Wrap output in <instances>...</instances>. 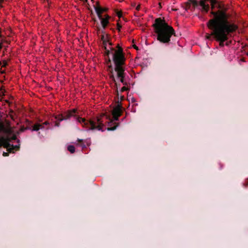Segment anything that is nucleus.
<instances>
[{
    "instance_id": "b1692460",
    "label": "nucleus",
    "mask_w": 248,
    "mask_h": 248,
    "mask_svg": "<svg viewBox=\"0 0 248 248\" xmlns=\"http://www.w3.org/2000/svg\"><path fill=\"white\" fill-rule=\"evenodd\" d=\"M58 122H55V126H57V127H59L60 126V122L59 121H58Z\"/></svg>"
},
{
    "instance_id": "c9c22d12",
    "label": "nucleus",
    "mask_w": 248,
    "mask_h": 248,
    "mask_svg": "<svg viewBox=\"0 0 248 248\" xmlns=\"http://www.w3.org/2000/svg\"><path fill=\"white\" fill-rule=\"evenodd\" d=\"M241 61H244V59L242 58V59H241L240 60Z\"/></svg>"
},
{
    "instance_id": "4468645a",
    "label": "nucleus",
    "mask_w": 248,
    "mask_h": 248,
    "mask_svg": "<svg viewBox=\"0 0 248 248\" xmlns=\"http://www.w3.org/2000/svg\"><path fill=\"white\" fill-rule=\"evenodd\" d=\"M31 127V131H37L40 129V124L37 123L34 124L33 126H30Z\"/></svg>"
},
{
    "instance_id": "7c9ffc66",
    "label": "nucleus",
    "mask_w": 248,
    "mask_h": 248,
    "mask_svg": "<svg viewBox=\"0 0 248 248\" xmlns=\"http://www.w3.org/2000/svg\"><path fill=\"white\" fill-rule=\"evenodd\" d=\"M80 1H82L84 2H87L88 1V0H80Z\"/></svg>"
},
{
    "instance_id": "9d476101",
    "label": "nucleus",
    "mask_w": 248,
    "mask_h": 248,
    "mask_svg": "<svg viewBox=\"0 0 248 248\" xmlns=\"http://www.w3.org/2000/svg\"><path fill=\"white\" fill-rule=\"evenodd\" d=\"M195 9L198 6V1L197 0H188L187 1L184 3V8L186 11L189 10L191 6Z\"/></svg>"
},
{
    "instance_id": "a211bd4d",
    "label": "nucleus",
    "mask_w": 248,
    "mask_h": 248,
    "mask_svg": "<svg viewBox=\"0 0 248 248\" xmlns=\"http://www.w3.org/2000/svg\"><path fill=\"white\" fill-rule=\"evenodd\" d=\"M119 21H120V19L117 21V24H116L117 30H118L119 32L121 31V28H122V25L119 23Z\"/></svg>"
},
{
    "instance_id": "39448f33",
    "label": "nucleus",
    "mask_w": 248,
    "mask_h": 248,
    "mask_svg": "<svg viewBox=\"0 0 248 248\" xmlns=\"http://www.w3.org/2000/svg\"><path fill=\"white\" fill-rule=\"evenodd\" d=\"M124 64L125 63H114V69L117 73V77L120 78L121 82L124 85H126L127 83L124 81V77L126 75L124 72Z\"/></svg>"
},
{
    "instance_id": "f8f14e48",
    "label": "nucleus",
    "mask_w": 248,
    "mask_h": 248,
    "mask_svg": "<svg viewBox=\"0 0 248 248\" xmlns=\"http://www.w3.org/2000/svg\"><path fill=\"white\" fill-rule=\"evenodd\" d=\"M217 8L219 9L217 11H225V13H227V9L225 7V4L223 1L217 0Z\"/></svg>"
},
{
    "instance_id": "1a4fd4ad",
    "label": "nucleus",
    "mask_w": 248,
    "mask_h": 248,
    "mask_svg": "<svg viewBox=\"0 0 248 248\" xmlns=\"http://www.w3.org/2000/svg\"><path fill=\"white\" fill-rule=\"evenodd\" d=\"M94 7L98 17H101V16H102V14L103 12L107 11L108 10V9L107 8L101 7L100 2L98 1L96 2Z\"/></svg>"
},
{
    "instance_id": "ddd939ff",
    "label": "nucleus",
    "mask_w": 248,
    "mask_h": 248,
    "mask_svg": "<svg viewBox=\"0 0 248 248\" xmlns=\"http://www.w3.org/2000/svg\"><path fill=\"white\" fill-rule=\"evenodd\" d=\"M108 71H109L111 73V74H112L110 76V78L112 79V81L113 82H116L115 77H114V75H113V68H112V66L111 65L108 66ZM115 85H117V83H115Z\"/></svg>"
},
{
    "instance_id": "0eeeda50",
    "label": "nucleus",
    "mask_w": 248,
    "mask_h": 248,
    "mask_svg": "<svg viewBox=\"0 0 248 248\" xmlns=\"http://www.w3.org/2000/svg\"><path fill=\"white\" fill-rule=\"evenodd\" d=\"M103 34L101 35V40L103 42V44L104 46V48L106 50L105 54L108 56L110 53V50L108 49H107V45L108 44L109 45L111 46L112 44L110 42V38L108 34L106 33L105 31L102 32Z\"/></svg>"
},
{
    "instance_id": "9b49d317",
    "label": "nucleus",
    "mask_w": 248,
    "mask_h": 248,
    "mask_svg": "<svg viewBox=\"0 0 248 248\" xmlns=\"http://www.w3.org/2000/svg\"><path fill=\"white\" fill-rule=\"evenodd\" d=\"M110 16L106 14L104 16V17H98L101 20V23L103 28L105 29L109 23V20L110 19Z\"/></svg>"
},
{
    "instance_id": "f3484780",
    "label": "nucleus",
    "mask_w": 248,
    "mask_h": 248,
    "mask_svg": "<svg viewBox=\"0 0 248 248\" xmlns=\"http://www.w3.org/2000/svg\"><path fill=\"white\" fill-rule=\"evenodd\" d=\"M78 145L81 146L83 148L86 147V145L83 143V140L78 139Z\"/></svg>"
},
{
    "instance_id": "4be33fe9",
    "label": "nucleus",
    "mask_w": 248,
    "mask_h": 248,
    "mask_svg": "<svg viewBox=\"0 0 248 248\" xmlns=\"http://www.w3.org/2000/svg\"><path fill=\"white\" fill-rule=\"evenodd\" d=\"M129 89L125 86H124L121 88V92H123L127 90H129Z\"/></svg>"
},
{
    "instance_id": "a19ab883",
    "label": "nucleus",
    "mask_w": 248,
    "mask_h": 248,
    "mask_svg": "<svg viewBox=\"0 0 248 248\" xmlns=\"http://www.w3.org/2000/svg\"><path fill=\"white\" fill-rule=\"evenodd\" d=\"M117 94H118V91L117 90Z\"/></svg>"
},
{
    "instance_id": "e433bc0d",
    "label": "nucleus",
    "mask_w": 248,
    "mask_h": 248,
    "mask_svg": "<svg viewBox=\"0 0 248 248\" xmlns=\"http://www.w3.org/2000/svg\"><path fill=\"white\" fill-rule=\"evenodd\" d=\"M2 62H6V61H5V60H4V61H2Z\"/></svg>"
},
{
    "instance_id": "f704fd0d",
    "label": "nucleus",
    "mask_w": 248,
    "mask_h": 248,
    "mask_svg": "<svg viewBox=\"0 0 248 248\" xmlns=\"http://www.w3.org/2000/svg\"><path fill=\"white\" fill-rule=\"evenodd\" d=\"M108 62H111L110 60V59H108Z\"/></svg>"
},
{
    "instance_id": "a878e982",
    "label": "nucleus",
    "mask_w": 248,
    "mask_h": 248,
    "mask_svg": "<svg viewBox=\"0 0 248 248\" xmlns=\"http://www.w3.org/2000/svg\"><path fill=\"white\" fill-rule=\"evenodd\" d=\"M133 47L135 48L136 50H139V47L135 44H133L132 46Z\"/></svg>"
},
{
    "instance_id": "20e7f679",
    "label": "nucleus",
    "mask_w": 248,
    "mask_h": 248,
    "mask_svg": "<svg viewBox=\"0 0 248 248\" xmlns=\"http://www.w3.org/2000/svg\"><path fill=\"white\" fill-rule=\"evenodd\" d=\"M117 48L116 50L110 48L109 54H112L113 62H124L125 58L123 48L119 44H117Z\"/></svg>"
},
{
    "instance_id": "5701e85b",
    "label": "nucleus",
    "mask_w": 248,
    "mask_h": 248,
    "mask_svg": "<svg viewBox=\"0 0 248 248\" xmlns=\"http://www.w3.org/2000/svg\"><path fill=\"white\" fill-rule=\"evenodd\" d=\"M136 9L137 11H139L140 9V4L139 3L136 7Z\"/></svg>"
},
{
    "instance_id": "58836bf2",
    "label": "nucleus",
    "mask_w": 248,
    "mask_h": 248,
    "mask_svg": "<svg viewBox=\"0 0 248 248\" xmlns=\"http://www.w3.org/2000/svg\"><path fill=\"white\" fill-rule=\"evenodd\" d=\"M247 55L248 56V51L247 52Z\"/></svg>"
},
{
    "instance_id": "72a5a7b5",
    "label": "nucleus",
    "mask_w": 248,
    "mask_h": 248,
    "mask_svg": "<svg viewBox=\"0 0 248 248\" xmlns=\"http://www.w3.org/2000/svg\"><path fill=\"white\" fill-rule=\"evenodd\" d=\"M4 0H0V4L3 2Z\"/></svg>"
},
{
    "instance_id": "2f4dec72",
    "label": "nucleus",
    "mask_w": 248,
    "mask_h": 248,
    "mask_svg": "<svg viewBox=\"0 0 248 248\" xmlns=\"http://www.w3.org/2000/svg\"><path fill=\"white\" fill-rule=\"evenodd\" d=\"M16 136H13V138H12V140H16Z\"/></svg>"
},
{
    "instance_id": "f257e3e1",
    "label": "nucleus",
    "mask_w": 248,
    "mask_h": 248,
    "mask_svg": "<svg viewBox=\"0 0 248 248\" xmlns=\"http://www.w3.org/2000/svg\"><path fill=\"white\" fill-rule=\"evenodd\" d=\"M215 16L208 20L206 23L208 29L216 31L218 36L223 39H226L227 36L236 31L239 26L235 21L228 20L229 15L225 11H217L216 13H212Z\"/></svg>"
},
{
    "instance_id": "7ed1b4c3",
    "label": "nucleus",
    "mask_w": 248,
    "mask_h": 248,
    "mask_svg": "<svg viewBox=\"0 0 248 248\" xmlns=\"http://www.w3.org/2000/svg\"><path fill=\"white\" fill-rule=\"evenodd\" d=\"M153 27L157 34V40L161 43H169L171 36L175 33L172 27L166 22L164 17L156 18Z\"/></svg>"
},
{
    "instance_id": "423d86ee",
    "label": "nucleus",
    "mask_w": 248,
    "mask_h": 248,
    "mask_svg": "<svg viewBox=\"0 0 248 248\" xmlns=\"http://www.w3.org/2000/svg\"><path fill=\"white\" fill-rule=\"evenodd\" d=\"M205 38L209 40H215L217 42H219V46H224V42L228 39V37L227 36L226 39H223L220 38L216 32V31H212L209 33H206L205 35Z\"/></svg>"
},
{
    "instance_id": "2eb2a0df",
    "label": "nucleus",
    "mask_w": 248,
    "mask_h": 248,
    "mask_svg": "<svg viewBox=\"0 0 248 248\" xmlns=\"http://www.w3.org/2000/svg\"><path fill=\"white\" fill-rule=\"evenodd\" d=\"M67 150L71 153H74L75 151V148L73 145H69L67 147Z\"/></svg>"
},
{
    "instance_id": "6ab92c4d",
    "label": "nucleus",
    "mask_w": 248,
    "mask_h": 248,
    "mask_svg": "<svg viewBox=\"0 0 248 248\" xmlns=\"http://www.w3.org/2000/svg\"><path fill=\"white\" fill-rule=\"evenodd\" d=\"M27 129H31V127H30V125H29L26 127L22 126L21 127L20 130L21 132H24L25 130Z\"/></svg>"
},
{
    "instance_id": "cd10ccee",
    "label": "nucleus",
    "mask_w": 248,
    "mask_h": 248,
    "mask_svg": "<svg viewBox=\"0 0 248 248\" xmlns=\"http://www.w3.org/2000/svg\"><path fill=\"white\" fill-rule=\"evenodd\" d=\"M45 129V125L43 124H40V129Z\"/></svg>"
},
{
    "instance_id": "c756f323",
    "label": "nucleus",
    "mask_w": 248,
    "mask_h": 248,
    "mask_svg": "<svg viewBox=\"0 0 248 248\" xmlns=\"http://www.w3.org/2000/svg\"><path fill=\"white\" fill-rule=\"evenodd\" d=\"M45 125H47L49 124V123L48 121H46L44 123H43Z\"/></svg>"
},
{
    "instance_id": "aec40b11",
    "label": "nucleus",
    "mask_w": 248,
    "mask_h": 248,
    "mask_svg": "<svg viewBox=\"0 0 248 248\" xmlns=\"http://www.w3.org/2000/svg\"><path fill=\"white\" fill-rule=\"evenodd\" d=\"M116 15L117 16L120 18L121 17H122L123 16V12L122 10H120V11H118L116 12Z\"/></svg>"
},
{
    "instance_id": "473e14b6",
    "label": "nucleus",
    "mask_w": 248,
    "mask_h": 248,
    "mask_svg": "<svg viewBox=\"0 0 248 248\" xmlns=\"http://www.w3.org/2000/svg\"><path fill=\"white\" fill-rule=\"evenodd\" d=\"M1 37V29L0 28V38Z\"/></svg>"
},
{
    "instance_id": "c85d7f7f",
    "label": "nucleus",
    "mask_w": 248,
    "mask_h": 248,
    "mask_svg": "<svg viewBox=\"0 0 248 248\" xmlns=\"http://www.w3.org/2000/svg\"><path fill=\"white\" fill-rule=\"evenodd\" d=\"M14 150H18L19 149V146H17V145H15V146H14Z\"/></svg>"
},
{
    "instance_id": "4c0bfd02",
    "label": "nucleus",
    "mask_w": 248,
    "mask_h": 248,
    "mask_svg": "<svg viewBox=\"0 0 248 248\" xmlns=\"http://www.w3.org/2000/svg\"><path fill=\"white\" fill-rule=\"evenodd\" d=\"M159 6L161 7V3H159Z\"/></svg>"
},
{
    "instance_id": "6e6552de",
    "label": "nucleus",
    "mask_w": 248,
    "mask_h": 248,
    "mask_svg": "<svg viewBox=\"0 0 248 248\" xmlns=\"http://www.w3.org/2000/svg\"><path fill=\"white\" fill-rule=\"evenodd\" d=\"M122 113V107L121 105H117L112 110V115L115 121H118L119 117Z\"/></svg>"
},
{
    "instance_id": "bb28decb",
    "label": "nucleus",
    "mask_w": 248,
    "mask_h": 248,
    "mask_svg": "<svg viewBox=\"0 0 248 248\" xmlns=\"http://www.w3.org/2000/svg\"><path fill=\"white\" fill-rule=\"evenodd\" d=\"M136 5V3L135 2H133L131 3V6L133 7H135Z\"/></svg>"
},
{
    "instance_id": "ea45409f",
    "label": "nucleus",
    "mask_w": 248,
    "mask_h": 248,
    "mask_svg": "<svg viewBox=\"0 0 248 248\" xmlns=\"http://www.w3.org/2000/svg\"><path fill=\"white\" fill-rule=\"evenodd\" d=\"M134 40L133 39V40H132V43H134Z\"/></svg>"
},
{
    "instance_id": "dca6fc26",
    "label": "nucleus",
    "mask_w": 248,
    "mask_h": 248,
    "mask_svg": "<svg viewBox=\"0 0 248 248\" xmlns=\"http://www.w3.org/2000/svg\"><path fill=\"white\" fill-rule=\"evenodd\" d=\"M8 65V63H0V72L1 73H4V71L2 70L3 67H5Z\"/></svg>"
},
{
    "instance_id": "393cba45",
    "label": "nucleus",
    "mask_w": 248,
    "mask_h": 248,
    "mask_svg": "<svg viewBox=\"0 0 248 248\" xmlns=\"http://www.w3.org/2000/svg\"><path fill=\"white\" fill-rule=\"evenodd\" d=\"M9 153H10V152H3V155L4 156H8V155H9Z\"/></svg>"
},
{
    "instance_id": "f03ea898",
    "label": "nucleus",
    "mask_w": 248,
    "mask_h": 248,
    "mask_svg": "<svg viewBox=\"0 0 248 248\" xmlns=\"http://www.w3.org/2000/svg\"><path fill=\"white\" fill-rule=\"evenodd\" d=\"M77 110L73 109L62 113L59 114L55 116V119L59 121L66 120L70 119L71 117L76 118L77 121L83 127L88 128V130H97L103 131V127L104 124L101 118L96 117L94 120H87L85 118H82L77 114Z\"/></svg>"
},
{
    "instance_id": "412c9836",
    "label": "nucleus",
    "mask_w": 248,
    "mask_h": 248,
    "mask_svg": "<svg viewBox=\"0 0 248 248\" xmlns=\"http://www.w3.org/2000/svg\"><path fill=\"white\" fill-rule=\"evenodd\" d=\"M118 124L113 126V127H108L107 129L108 131H113L114 130H115L117 128V127L118 126Z\"/></svg>"
}]
</instances>
